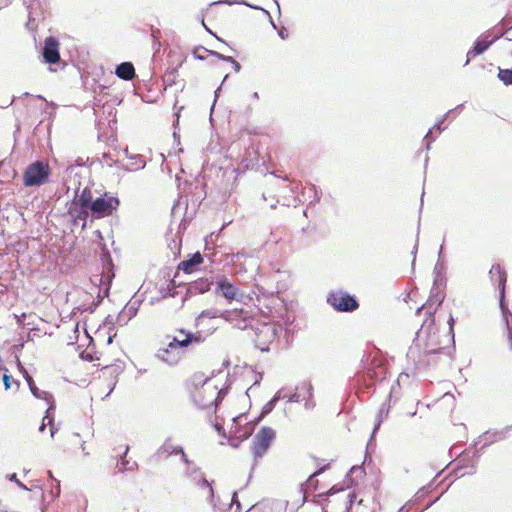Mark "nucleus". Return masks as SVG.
I'll return each mask as SVG.
<instances>
[{
	"label": "nucleus",
	"instance_id": "1",
	"mask_svg": "<svg viewBox=\"0 0 512 512\" xmlns=\"http://www.w3.org/2000/svg\"><path fill=\"white\" fill-rule=\"evenodd\" d=\"M443 298L430 297L420 308L417 313L425 312L426 318L424 319L420 329L416 334V346L423 350L426 357L431 355H440L444 352L445 346L450 341V334L453 331L454 319L450 315L448 323L450 325L449 331L440 335L435 326V313L441 306Z\"/></svg>",
	"mask_w": 512,
	"mask_h": 512
},
{
	"label": "nucleus",
	"instance_id": "9",
	"mask_svg": "<svg viewBox=\"0 0 512 512\" xmlns=\"http://www.w3.org/2000/svg\"><path fill=\"white\" fill-rule=\"evenodd\" d=\"M166 340L173 342V344L177 345L178 348H183L185 350L192 344L201 343L203 341V338L200 333H192L189 331H185L184 329H179L177 330L176 335H167Z\"/></svg>",
	"mask_w": 512,
	"mask_h": 512
},
{
	"label": "nucleus",
	"instance_id": "11",
	"mask_svg": "<svg viewBox=\"0 0 512 512\" xmlns=\"http://www.w3.org/2000/svg\"><path fill=\"white\" fill-rule=\"evenodd\" d=\"M215 292L222 295L229 301L241 300L243 297V293L239 290V288L225 277L217 281Z\"/></svg>",
	"mask_w": 512,
	"mask_h": 512
},
{
	"label": "nucleus",
	"instance_id": "3",
	"mask_svg": "<svg viewBox=\"0 0 512 512\" xmlns=\"http://www.w3.org/2000/svg\"><path fill=\"white\" fill-rule=\"evenodd\" d=\"M89 211V188L85 187L81 193L76 194L71 201L67 214L74 225H80L82 229H85Z\"/></svg>",
	"mask_w": 512,
	"mask_h": 512
},
{
	"label": "nucleus",
	"instance_id": "31",
	"mask_svg": "<svg viewBox=\"0 0 512 512\" xmlns=\"http://www.w3.org/2000/svg\"><path fill=\"white\" fill-rule=\"evenodd\" d=\"M110 367L109 366H105L104 367V370L102 371V375L103 376H106V374H109L110 376H112V372L110 371Z\"/></svg>",
	"mask_w": 512,
	"mask_h": 512
},
{
	"label": "nucleus",
	"instance_id": "20",
	"mask_svg": "<svg viewBox=\"0 0 512 512\" xmlns=\"http://www.w3.org/2000/svg\"><path fill=\"white\" fill-rule=\"evenodd\" d=\"M212 282L206 278H200L191 284V290L198 293H205L210 290Z\"/></svg>",
	"mask_w": 512,
	"mask_h": 512
},
{
	"label": "nucleus",
	"instance_id": "26",
	"mask_svg": "<svg viewBox=\"0 0 512 512\" xmlns=\"http://www.w3.org/2000/svg\"><path fill=\"white\" fill-rule=\"evenodd\" d=\"M3 383H4V387L6 390L10 389L11 385H10V380H11V376L10 375H7L6 373L3 374Z\"/></svg>",
	"mask_w": 512,
	"mask_h": 512
},
{
	"label": "nucleus",
	"instance_id": "8",
	"mask_svg": "<svg viewBox=\"0 0 512 512\" xmlns=\"http://www.w3.org/2000/svg\"><path fill=\"white\" fill-rule=\"evenodd\" d=\"M328 303L337 311L351 312L358 308L356 299L344 291H336L329 295Z\"/></svg>",
	"mask_w": 512,
	"mask_h": 512
},
{
	"label": "nucleus",
	"instance_id": "17",
	"mask_svg": "<svg viewBox=\"0 0 512 512\" xmlns=\"http://www.w3.org/2000/svg\"><path fill=\"white\" fill-rule=\"evenodd\" d=\"M494 39H477L472 47L467 53V60L466 64L469 63V61L473 58H475L477 55L483 53L488 47L493 43Z\"/></svg>",
	"mask_w": 512,
	"mask_h": 512
},
{
	"label": "nucleus",
	"instance_id": "28",
	"mask_svg": "<svg viewBox=\"0 0 512 512\" xmlns=\"http://www.w3.org/2000/svg\"><path fill=\"white\" fill-rule=\"evenodd\" d=\"M231 64H232V66H233V68H234V70H235L236 72H239V71H240L241 66H240V64H239V62H238V61H236V60L234 59V60L232 61V63H231Z\"/></svg>",
	"mask_w": 512,
	"mask_h": 512
},
{
	"label": "nucleus",
	"instance_id": "21",
	"mask_svg": "<svg viewBox=\"0 0 512 512\" xmlns=\"http://www.w3.org/2000/svg\"><path fill=\"white\" fill-rule=\"evenodd\" d=\"M498 78L505 85H512V69H499Z\"/></svg>",
	"mask_w": 512,
	"mask_h": 512
},
{
	"label": "nucleus",
	"instance_id": "32",
	"mask_svg": "<svg viewBox=\"0 0 512 512\" xmlns=\"http://www.w3.org/2000/svg\"><path fill=\"white\" fill-rule=\"evenodd\" d=\"M279 35L282 39H286L288 37V32L285 29L279 31Z\"/></svg>",
	"mask_w": 512,
	"mask_h": 512
},
{
	"label": "nucleus",
	"instance_id": "35",
	"mask_svg": "<svg viewBox=\"0 0 512 512\" xmlns=\"http://www.w3.org/2000/svg\"><path fill=\"white\" fill-rule=\"evenodd\" d=\"M173 452H174V453H182V454H183V451H182V449H181V448H179V449H174V450H173Z\"/></svg>",
	"mask_w": 512,
	"mask_h": 512
},
{
	"label": "nucleus",
	"instance_id": "29",
	"mask_svg": "<svg viewBox=\"0 0 512 512\" xmlns=\"http://www.w3.org/2000/svg\"><path fill=\"white\" fill-rule=\"evenodd\" d=\"M81 356H82L83 359H87V360H90V361L93 360V357L90 355V353L88 351H83Z\"/></svg>",
	"mask_w": 512,
	"mask_h": 512
},
{
	"label": "nucleus",
	"instance_id": "13",
	"mask_svg": "<svg viewBox=\"0 0 512 512\" xmlns=\"http://www.w3.org/2000/svg\"><path fill=\"white\" fill-rule=\"evenodd\" d=\"M325 460L317 461V466L319 469L312 473L306 481L307 489L318 491L319 495L326 493L327 486H320L319 480L317 477L321 475L324 471H326L330 464L324 463Z\"/></svg>",
	"mask_w": 512,
	"mask_h": 512
},
{
	"label": "nucleus",
	"instance_id": "7",
	"mask_svg": "<svg viewBox=\"0 0 512 512\" xmlns=\"http://www.w3.org/2000/svg\"><path fill=\"white\" fill-rule=\"evenodd\" d=\"M50 175V167L42 161L28 165L23 173V184L26 187L41 186L45 184Z\"/></svg>",
	"mask_w": 512,
	"mask_h": 512
},
{
	"label": "nucleus",
	"instance_id": "22",
	"mask_svg": "<svg viewBox=\"0 0 512 512\" xmlns=\"http://www.w3.org/2000/svg\"><path fill=\"white\" fill-rule=\"evenodd\" d=\"M214 51L207 50L204 47H197L193 50V55L200 60H204L208 55H213Z\"/></svg>",
	"mask_w": 512,
	"mask_h": 512
},
{
	"label": "nucleus",
	"instance_id": "16",
	"mask_svg": "<svg viewBox=\"0 0 512 512\" xmlns=\"http://www.w3.org/2000/svg\"><path fill=\"white\" fill-rule=\"evenodd\" d=\"M242 315L244 312L243 310L240 311H226L225 313H220L218 310H205L200 313V315L196 319V326H200L204 320V318H217V317H224L226 320H232L234 314Z\"/></svg>",
	"mask_w": 512,
	"mask_h": 512
},
{
	"label": "nucleus",
	"instance_id": "27",
	"mask_svg": "<svg viewBox=\"0 0 512 512\" xmlns=\"http://www.w3.org/2000/svg\"><path fill=\"white\" fill-rule=\"evenodd\" d=\"M201 485H202L204 488H206V489L208 490V493H209L210 495L212 494V492H213L212 487L210 486V484L208 483V481H207V480H203V481L201 482Z\"/></svg>",
	"mask_w": 512,
	"mask_h": 512
},
{
	"label": "nucleus",
	"instance_id": "18",
	"mask_svg": "<svg viewBox=\"0 0 512 512\" xmlns=\"http://www.w3.org/2000/svg\"><path fill=\"white\" fill-rule=\"evenodd\" d=\"M116 75L123 80L129 81L135 77V68L131 62L119 64L115 71Z\"/></svg>",
	"mask_w": 512,
	"mask_h": 512
},
{
	"label": "nucleus",
	"instance_id": "10",
	"mask_svg": "<svg viewBox=\"0 0 512 512\" xmlns=\"http://www.w3.org/2000/svg\"><path fill=\"white\" fill-rule=\"evenodd\" d=\"M183 355L184 349L178 348L177 345H174L173 342L170 341H167V345L159 348L157 351V357L169 365L178 363Z\"/></svg>",
	"mask_w": 512,
	"mask_h": 512
},
{
	"label": "nucleus",
	"instance_id": "36",
	"mask_svg": "<svg viewBox=\"0 0 512 512\" xmlns=\"http://www.w3.org/2000/svg\"><path fill=\"white\" fill-rule=\"evenodd\" d=\"M129 450V447L128 446H125V450H124V454H126Z\"/></svg>",
	"mask_w": 512,
	"mask_h": 512
},
{
	"label": "nucleus",
	"instance_id": "30",
	"mask_svg": "<svg viewBox=\"0 0 512 512\" xmlns=\"http://www.w3.org/2000/svg\"><path fill=\"white\" fill-rule=\"evenodd\" d=\"M166 453H168V449L166 448V446H162L157 452L158 456L160 457L165 455Z\"/></svg>",
	"mask_w": 512,
	"mask_h": 512
},
{
	"label": "nucleus",
	"instance_id": "19",
	"mask_svg": "<svg viewBox=\"0 0 512 512\" xmlns=\"http://www.w3.org/2000/svg\"><path fill=\"white\" fill-rule=\"evenodd\" d=\"M256 335L259 345L266 344L275 337V329L271 325H264Z\"/></svg>",
	"mask_w": 512,
	"mask_h": 512
},
{
	"label": "nucleus",
	"instance_id": "4",
	"mask_svg": "<svg viewBox=\"0 0 512 512\" xmlns=\"http://www.w3.org/2000/svg\"><path fill=\"white\" fill-rule=\"evenodd\" d=\"M276 435V430L267 426L261 427L256 432L250 447V452L255 463L267 454L269 448L276 440Z\"/></svg>",
	"mask_w": 512,
	"mask_h": 512
},
{
	"label": "nucleus",
	"instance_id": "33",
	"mask_svg": "<svg viewBox=\"0 0 512 512\" xmlns=\"http://www.w3.org/2000/svg\"><path fill=\"white\" fill-rule=\"evenodd\" d=\"M114 386H115V381L113 380L111 382V384L109 385V391H108L107 395H109L112 392V390L114 389Z\"/></svg>",
	"mask_w": 512,
	"mask_h": 512
},
{
	"label": "nucleus",
	"instance_id": "34",
	"mask_svg": "<svg viewBox=\"0 0 512 512\" xmlns=\"http://www.w3.org/2000/svg\"><path fill=\"white\" fill-rule=\"evenodd\" d=\"M126 464H128V461H126L125 459L122 458V462H121L122 467L120 468V470H123L125 468Z\"/></svg>",
	"mask_w": 512,
	"mask_h": 512
},
{
	"label": "nucleus",
	"instance_id": "23",
	"mask_svg": "<svg viewBox=\"0 0 512 512\" xmlns=\"http://www.w3.org/2000/svg\"><path fill=\"white\" fill-rule=\"evenodd\" d=\"M377 371L376 370H372V369H368L367 370V376L370 377V378H378V379H383L385 377V374H386V369L382 366H378L377 367Z\"/></svg>",
	"mask_w": 512,
	"mask_h": 512
},
{
	"label": "nucleus",
	"instance_id": "14",
	"mask_svg": "<svg viewBox=\"0 0 512 512\" xmlns=\"http://www.w3.org/2000/svg\"><path fill=\"white\" fill-rule=\"evenodd\" d=\"M491 281L499 288L501 297L504 296L507 274L499 264H495L489 271Z\"/></svg>",
	"mask_w": 512,
	"mask_h": 512
},
{
	"label": "nucleus",
	"instance_id": "12",
	"mask_svg": "<svg viewBox=\"0 0 512 512\" xmlns=\"http://www.w3.org/2000/svg\"><path fill=\"white\" fill-rule=\"evenodd\" d=\"M43 57L45 62L54 64L60 60L59 42L56 38L50 36L45 39Z\"/></svg>",
	"mask_w": 512,
	"mask_h": 512
},
{
	"label": "nucleus",
	"instance_id": "15",
	"mask_svg": "<svg viewBox=\"0 0 512 512\" xmlns=\"http://www.w3.org/2000/svg\"><path fill=\"white\" fill-rule=\"evenodd\" d=\"M204 261L203 256L200 252H196L192 255L190 259L184 260L180 262L178 265V269L182 270L186 274H191L197 271L198 266L201 265Z\"/></svg>",
	"mask_w": 512,
	"mask_h": 512
},
{
	"label": "nucleus",
	"instance_id": "6",
	"mask_svg": "<svg viewBox=\"0 0 512 512\" xmlns=\"http://www.w3.org/2000/svg\"><path fill=\"white\" fill-rule=\"evenodd\" d=\"M356 495L354 491L341 489L338 493L329 494V498L323 506L324 512H347L353 507Z\"/></svg>",
	"mask_w": 512,
	"mask_h": 512
},
{
	"label": "nucleus",
	"instance_id": "5",
	"mask_svg": "<svg viewBox=\"0 0 512 512\" xmlns=\"http://www.w3.org/2000/svg\"><path fill=\"white\" fill-rule=\"evenodd\" d=\"M119 205V199L108 193L93 199L92 191L89 188V209L94 218L111 216L118 209Z\"/></svg>",
	"mask_w": 512,
	"mask_h": 512
},
{
	"label": "nucleus",
	"instance_id": "2",
	"mask_svg": "<svg viewBox=\"0 0 512 512\" xmlns=\"http://www.w3.org/2000/svg\"><path fill=\"white\" fill-rule=\"evenodd\" d=\"M186 390L198 407L203 409L216 407L220 389L213 379L202 380L200 375L195 374L186 383Z\"/></svg>",
	"mask_w": 512,
	"mask_h": 512
},
{
	"label": "nucleus",
	"instance_id": "24",
	"mask_svg": "<svg viewBox=\"0 0 512 512\" xmlns=\"http://www.w3.org/2000/svg\"><path fill=\"white\" fill-rule=\"evenodd\" d=\"M278 401V398L277 397H273L264 407H263V410L261 412V415L258 417L257 421H259L260 419H262L264 417V415L270 413L272 411V409L274 408L276 402Z\"/></svg>",
	"mask_w": 512,
	"mask_h": 512
},
{
	"label": "nucleus",
	"instance_id": "25",
	"mask_svg": "<svg viewBox=\"0 0 512 512\" xmlns=\"http://www.w3.org/2000/svg\"><path fill=\"white\" fill-rule=\"evenodd\" d=\"M213 56H215V57H217L219 59H222L224 61L230 62V63H232V61L234 60V58L231 57V56H224V55H222V54H220L218 52H215V51L213 52Z\"/></svg>",
	"mask_w": 512,
	"mask_h": 512
}]
</instances>
